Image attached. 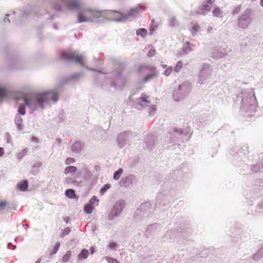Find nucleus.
Instances as JSON below:
<instances>
[{
	"instance_id": "nucleus-1",
	"label": "nucleus",
	"mask_w": 263,
	"mask_h": 263,
	"mask_svg": "<svg viewBox=\"0 0 263 263\" xmlns=\"http://www.w3.org/2000/svg\"><path fill=\"white\" fill-rule=\"evenodd\" d=\"M59 96L54 91H45L43 93L37 95L35 98H24V102L26 106L31 107L35 103L43 107V104L50 101H57Z\"/></svg>"
},
{
	"instance_id": "nucleus-2",
	"label": "nucleus",
	"mask_w": 263,
	"mask_h": 263,
	"mask_svg": "<svg viewBox=\"0 0 263 263\" xmlns=\"http://www.w3.org/2000/svg\"><path fill=\"white\" fill-rule=\"evenodd\" d=\"M101 11L96 10L87 9L78 15V22L82 23L93 21L100 17Z\"/></svg>"
},
{
	"instance_id": "nucleus-3",
	"label": "nucleus",
	"mask_w": 263,
	"mask_h": 263,
	"mask_svg": "<svg viewBox=\"0 0 263 263\" xmlns=\"http://www.w3.org/2000/svg\"><path fill=\"white\" fill-rule=\"evenodd\" d=\"M146 71H148L150 73L146 75L142 80V82L145 83L148 81L157 77L158 75V72L157 71L156 67L149 66V65H139L137 68V72L141 73L143 72Z\"/></svg>"
},
{
	"instance_id": "nucleus-4",
	"label": "nucleus",
	"mask_w": 263,
	"mask_h": 263,
	"mask_svg": "<svg viewBox=\"0 0 263 263\" xmlns=\"http://www.w3.org/2000/svg\"><path fill=\"white\" fill-rule=\"evenodd\" d=\"M61 56L65 60L74 61L76 63L84 66V59L82 55L73 52L63 51Z\"/></svg>"
},
{
	"instance_id": "nucleus-5",
	"label": "nucleus",
	"mask_w": 263,
	"mask_h": 263,
	"mask_svg": "<svg viewBox=\"0 0 263 263\" xmlns=\"http://www.w3.org/2000/svg\"><path fill=\"white\" fill-rule=\"evenodd\" d=\"M251 11L250 10H246L238 19V24L242 28H247L251 23Z\"/></svg>"
},
{
	"instance_id": "nucleus-6",
	"label": "nucleus",
	"mask_w": 263,
	"mask_h": 263,
	"mask_svg": "<svg viewBox=\"0 0 263 263\" xmlns=\"http://www.w3.org/2000/svg\"><path fill=\"white\" fill-rule=\"evenodd\" d=\"M215 0H204L201 7V13L204 14L205 12L210 11Z\"/></svg>"
},
{
	"instance_id": "nucleus-7",
	"label": "nucleus",
	"mask_w": 263,
	"mask_h": 263,
	"mask_svg": "<svg viewBox=\"0 0 263 263\" xmlns=\"http://www.w3.org/2000/svg\"><path fill=\"white\" fill-rule=\"evenodd\" d=\"M81 4L78 0H71L67 3V6L69 9L73 10L80 7Z\"/></svg>"
},
{
	"instance_id": "nucleus-8",
	"label": "nucleus",
	"mask_w": 263,
	"mask_h": 263,
	"mask_svg": "<svg viewBox=\"0 0 263 263\" xmlns=\"http://www.w3.org/2000/svg\"><path fill=\"white\" fill-rule=\"evenodd\" d=\"M212 13L214 16L219 18H222L224 14L221 9L218 7H215L214 8Z\"/></svg>"
},
{
	"instance_id": "nucleus-9",
	"label": "nucleus",
	"mask_w": 263,
	"mask_h": 263,
	"mask_svg": "<svg viewBox=\"0 0 263 263\" xmlns=\"http://www.w3.org/2000/svg\"><path fill=\"white\" fill-rule=\"evenodd\" d=\"M28 187V182L26 180L21 181L17 184L18 189L22 191H25Z\"/></svg>"
},
{
	"instance_id": "nucleus-10",
	"label": "nucleus",
	"mask_w": 263,
	"mask_h": 263,
	"mask_svg": "<svg viewBox=\"0 0 263 263\" xmlns=\"http://www.w3.org/2000/svg\"><path fill=\"white\" fill-rule=\"evenodd\" d=\"M83 145L80 142H74L71 147V149L73 152L78 153L82 149Z\"/></svg>"
},
{
	"instance_id": "nucleus-11",
	"label": "nucleus",
	"mask_w": 263,
	"mask_h": 263,
	"mask_svg": "<svg viewBox=\"0 0 263 263\" xmlns=\"http://www.w3.org/2000/svg\"><path fill=\"white\" fill-rule=\"evenodd\" d=\"M139 13V10L138 8H134L132 9L126 14V18H129L130 17H135Z\"/></svg>"
},
{
	"instance_id": "nucleus-12",
	"label": "nucleus",
	"mask_w": 263,
	"mask_h": 263,
	"mask_svg": "<svg viewBox=\"0 0 263 263\" xmlns=\"http://www.w3.org/2000/svg\"><path fill=\"white\" fill-rule=\"evenodd\" d=\"M88 254L89 252L87 249H83L78 255L79 259L80 260H84L86 259L88 257Z\"/></svg>"
},
{
	"instance_id": "nucleus-13",
	"label": "nucleus",
	"mask_w": 263,
	"mask_h": 263,
	"mask_svg": "<svg viewBox=\"0 0 263 263\" xmlns=\"http://www.w3.org/2000/svg\"><path fill=\"white\" fill-rule=\"evenodd\" d=\"M77 168L74 166H67L65 168L64 173L65 174H68L70 173H76L77 171Z\"/></svg>"
},
{
	"instance_id": "nucleus-14",
	"label": "nucleus",
	"mask_w": 263,
	"mask_h": 263,
	"mask_svg": "<svg viewBox=\"0 0 263 263\" xmlns=\"http://www.w3.org/2000/svg\"><path fill=\"white\" fill-rule=\"evenodd\" d=\"M136 34L137 35L144 37L147 35V31L145 28H140L137 30Z\"/></svg>"
},
{
	"instance_id": "nucleus-15",
	"label": "nucleus",
	"mask_w": 263,
	"mask_h": 263,
	"mask_svg": "<svg viewBox=\"0 0 263 263\" xmlns=\"http://www.w3.org/2000/svg\"><path fill=\"white\" fill-rule=\"evenodd\" d=\"M139 102H142L145 103H149L150 101L149 100V96L143 93L141 95V98L139 99Z\"/></svg>"
},
{
	"instance_id": "nucleus-16",
	"label": "nucleus",
	"mask_w": 263,
	"mask_h": 263,
	"mask_svg": "<svg viewBox=\"0 0 263 263\" xmlns=\"http://www.w3.org/2000/svg\"><path fill=\"white\" fill-rule=\"evenodd\" d=\"M65 195L70 198H74L76 195L75 191L72 189H68L66 191Z\"/></svg>"
},
{
	"instance_id": "nucleus-17",
	"label": "nucleus",
	"mask_w": 263,
	"mask_h": 263,
	"mask_svg": "<svg viewBox=\"0 0 263 263\" xmlns=\"http://www.w3.org/2000/svg\"><path fill=\"white\" fill-rule=\"evenodd\" d=\"M71 256V252L70 251H67L62 258V261L64 262H67L69 260Z\"/></svg>"
},
{
	"instance_id": "nucleus-18",
	"label": "nucleus",
	"mask_w": 263,
	"mask_h": 263,
	"mask_svg": "<svg viewBox=\"0 0 263 263\" xmlns=\"http://www.w3.org/2000/svg\"><path fill=\"white\" fill-rule=\"evenodd\" d=\"M94 208L91 205V204H86L84 207V212L87 214H90L92 213Z\"/></svg>"
},
{
	"instance_id": "nucleus-19",
	"label": "nucleus",
	"mask_w": 263,
	"mask_h": 263,
	"mask_svg": "<svg viewBox=\"0 0 263 263\" xmlns=\"http://www.w3.org/2000/svg\"><path fill=\"white\" fill-rule=\"evenodd\" d=\"M123 173L122 168H119L117 171L115 172L114 175V178L115 180H118L120 177L121 174Z\"/></svg>"
},
{
	"instance_id": "nucleus-20",
	"label": "nucleus",
	"mask_w": 263,
	"mask_h": 263,
	"mask_svg": "<svg viewBox=\"0 0 263 263\" xmlns=\"http://www.w3.org/2000/svg\"><path fill=\"white\" fill-rule=\"evenodd\" d=\"M9 207V203L5 200L0 201V210H3Z\"/></svg>"
},
{
	"instance_id": "nucleus-21",
	"label": "nucleus",
	"mask_w": 263,
	"mask_h": 263,
	"mask_svg": "<svg viewBox=\"0 0 263 263\" xmlns=\"http://www.w3.org/2000/svg\"><path fill=\"white\" fill-rule=\"evenodd\" d=\"M183 66V63L181 61H179L177 62L176 66L174 68V70L178 72L180 71Z\"/></svg>"
},
{
	"instance_id": "nucleus-22",
	"label": "nucleus",
	"mask_w": 263,
	"mask_h": 263,
	"mask_svg": "<svg viewBox=\"0 0 263 263\" xmlns=\"http://www.w3.org/2000/svg\"><path fill=\"white\" fill-rule=\"evenodd\" d=\"M110 187V185L109 184H106L104 185L103 187L100 190V193L102 195H103L105 192Z\"/></svg>"
},
{
	"instance_id": "nucleus-23",
	"label": "nucleus",
	"mask_w": 263,
	"mask_h": 263,
	"mask_svg": "<svg viewBox=\"0 0 263 263\" xmlns=\"http://www.w3.org/2000/svg\"><path fill=\"white\" fill-rule=\"evenodd\" d=\"M156 53V51L154 48H151L148 53H147V55L148 57H152L154 56Z\"/></svg>"
},
{
	"instance_id": "nucleus-24",
	"label": "nucleus",
	"mask_w": 263,
	"mask_h": 263,
	"mask_svg": "<svg viewBox=\"0 0 263 263\" xmlns=\"http://www.w3.org/2000/svg\"><path fill=\"white\" fill-rule=\"evenodd\" d=\"M27 152H28V151L27 149H26V148L23 149L21 152H20L17 154L18 158H23L24 156H25L27 154Z\"/></svg>"
},
{
	"instance_id": "nucleus-25",
	"label": "nucleus",
	"mask_w": 263,
	"mask_h": 263,
	"mask_svg": "<svg viewBox=\"0 0 263 263\" xmlns=\"http://www.w3.org/2000/svg\"><path fill=\"white\" fill-rule=\"evenodd\" d=\"M173 71V68L172 67H169L167 68L165 70L164 74L165 76H168L171 74Z\"/></svg>"
},
{
	"instance_id": "nucleus-26",
	"label": "nucleus",
	"mask_w": 263,
	"mask_h": 263,
	"mask_svg": "<svg viewBox=\"0 0 263 263\" xmlns=\"http://www.w3.org/2000/svg\"><path fill=\"white\" fill-rule=\"evenodd\" d=\"M99 202V199L96 196H93L92 198L89 201V203L90 204H94L96 203H98Z\"/></svg>"
},
{
	"instance_id": "nucleus-27",
	"label": "nucleus",
	"mask_w": 263,
	"mask_h": 263,
	"mask_svg": "<svg viewBox=\"0 0 263 263\" xmlns=\"http://www.w3.org/2000/svg\"><path fill=\"white\" fill-rule=\"evenodd\" d=\"M170 25L171 26H175L177 24V21L176 19L174 17H172L170 20L169 21Z\"/></svg>"
},
{
	"instance_id": "nucleus-28",
	"label": "nucleus",
	"mask_w": 263,
	"mask_h": 263,
	"mask_svg": "<svg viewBox=\"0 0 263 263\" xmlns=\"http://www.w3.org/2000/svg\"><path fill=\"white\" fill-rule=\"evenodd\" d=\"M199 29V26L198 25H195L193 26L192 29H191V32L192 33L194 34H195L198 31V30Z\"/></svg>"
},
{
	"instance_id": "nucleus-29",
	"label": "nucleus",
	"mask_w": 263,
	"mask_h": 263,
	"mask_svg": "<svg viewBox=\"0 0 263 263\" xmlns=\"http://www.w3.org/2000/svg\"><path fill=\"white\" fill-rule=\"evenodd\" d=\"M70 232V229L69 228L67 227L65 228L62 233V236L64 237V236L68 235Z\"/></svg>"
},
{
	"instance_id": "nucleus-30",
	"label": "nucleus",
	"mask_w": 263,
	"mask_h": 263,
	"mask_svg": "<svg viewBox=\"0 0 263 263\" xmlns=\"http://www.w3.org/2000/svg\"><path fill=\"white\" fill-rule=\"evenodd\" d=\"M18 112L22 115H24L26 113L25 106H21L18 108Z\"/></svg>"
},
{
	"instance_id": "nucleus-31",
	"label": "nucleus",
	"mask_w": 263,
	"mask_h": 263,
	"mask_svg": "<svg viewBox=\"0 0 263 263\" xmlns=\"http://www.w3.org/2000/svg\"><path fill=\"white\" fill-rule=\"evenodd\" d=\"M75 162V160L72 158H68L65 160V164L66 165H69L72 164Z\"/></svg>"
},
{
	"instance_id": "nucleus-32",
	"label": "nucleus",
	"mask_w": 263,
	"mask_h": 263,
	"mask_svg": "<svg viewBox=\"0 0 263 263\" xmlns=\"http://www.w3.org/2000/svg\"><path fill=\"white\" fill-rule=\"evenodd\" d=\"M7 95V91L5 89L0 88V98H3L6 96Z\"/></svg>"
},
{
	"instance_id": "nucleus-33",
	"label": "nucleus",
	"mask_w": 263,
	"mask_h": 263,
	"mask_svg": "<svg viewBox=\"0 0 263 263\" xmlns=\"http://www.w3.org/2000/svg\"><path fill=\"white\" fill-rule=\"evenodd\" d=\"M60 246V244L59 243H57L55 246H54V251H53V254H55L58 250H59V248Z\"/></svg>"
},
{
	"instance_id": "nucleus-34",
	"label": "nucleus",
	"mask_w": 263,
	"mask_h": 263,
	"mask_svg": "<svg viewBox=\"0 0 263 263\" xmlns=\"http://www.w3.org/2000/svg\"><path fill=\"white\" fill-rule=\"evenodd\" d=\"M187 46L186 49H185V52H189L192 50L191 48L190 47V44L189 42H186L185 43Z\"/></svg>"
},
{
	"instance_id": "nucleus-35",
	"label": "nucleus",
	"mask_w": 263,
	"mask_h": 263,
	"mask_svg": "<svg viewBox=\"0 0 263 263\" xmlns=\"http://www.w3.org/2000/svg\"><path fill=\"white\" fill-rule=\"evenodd\" d=\"M116 247V243L115 242H111L109 244V248L111 249H114Z\"/></svg>"
},
{
	"instance_id": "nucleus-36",
	"label": "nucleus",
	"mask_w": 263,
	"mask_h": 263,
	"mask_svg": "<svg viewBox=\"0 0 263 263\" xmlns=\"http://www.w3.org/2000/svg\"><path fill=\"white\" fill-rule=\"evenodd\" d=\"M240 7H236L234 10V13H238L240 11Z\"/></svg>"
},
{
	"instance_id": "nucleus-37",
	"label": "nucleus",
	"mask_w": 263,
	"mask_h": 263,
	"mask_svg": "<svg viewBox=\"0 0 263 263\" xmlns=\"http://www.w3.org/2000/svg\"><path fill=\"white\" fill-rule=\"evenodd\" d=\"M156 107L155 106L153 107V110L149 112L150 115H153L154 112L156 111Z\"/></svg>"
},
{
	"instance_id": "nucleus-38",
	"label": "nucleus",
	"mask_w": 263,
	"mask_h": 263,
	"mask_svg": "<svg viewBox=\"0 0 263 263\" xmlns=\"http://www.w3.org/2000/svg\"><path fill=\"white\" fill-rule=\"evenodd\" d=\"M4 153V149L2 147H0V157L2 156Z\"/></svg>"
},
{
	"instance_id": "nucleus-39",
	"label": "nucleus",
	"mask_w": 263,
	"mask_h": 263,
	"mask_svg": "<svg viewBox=\"0 0 263 263\" xmlns=\"http://www.w3.org/2000/svg\"><path fill=\"white\" fill-rule=\"evenodd\" d=\"M120 15H122V17L119 18L118 20V21H121L122 20L124 19V18H126V17H125L126 16V15H125L124 16L122 15V14H120Z\"/></svg>"
},
{
	"instance_id": "nucleus-40",
	"label": "nucleus",
	"mask_w": 263,
	"mask_h": 263,
	"mask_svg": "<svg viewBox=\"0 0 263 263\" xmlns=\"http://www.w3.org/2000/svg\"><path fill=\"white\" fill-rule=\"evenodd\" d=\"M90 251H91V254H92L94 252H95V248L93 247H91L90 249Z\"/></svg>"
},
{
	"instance_id": "nucleus-41",
	"label": "nucleus",
	"mask_w": 263,
	"mask_h": 263,
	"mask_svg": "<svg viewBox=\"0 0 263 263\" xmlns=\"http://www.w3.org/2000/svg\"><path fill=\"white\" fill-rule=\"evenodd\" d=\"M111 263H119L116 259H111Z\"/></svg>"
},
{
	"instance_id": "nucleus-42",
	"label": "nucleus",
	"mask_w": 263,
	"mask_h": 263,
	"mask_svg": "<svg viewBox=\"0 0 263 263\" xmlns=\"http://www.w3.org/2000/svg\"><path fill=\"white\" fill-rule=\"evenodd\" d=\"M260 5L263 7V0H260Z\"/></svg>"
},
{
	"instance_id": "nucleus-43",
	"label": "nucleus",
	"mask_w": 263,
	"mask_h": 263,
	"mask_svg": "<svg viewBox=\"0 0 263 263\" xmlns=\"http://www.w3.org/2000/svg\"><path fill=\"white\" fill-rule=\"evenodd\" d=\"M111 12H113V13H119V12H117V11H111Z\"/></svg>"
}]
</instances>
